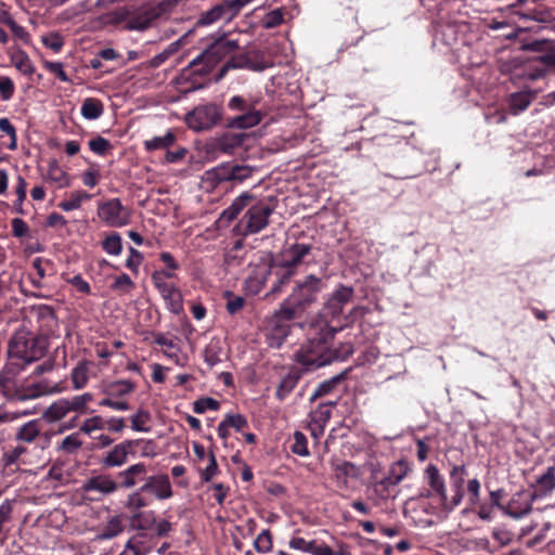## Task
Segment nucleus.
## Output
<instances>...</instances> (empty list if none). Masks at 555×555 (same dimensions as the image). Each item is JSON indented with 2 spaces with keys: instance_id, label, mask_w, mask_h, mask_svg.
<instances>
[{
  "instance_id": "ea45409f",
  "label": "nucleus",
  "mask_w": 555,
  "mask_h": 555,
  "mask_svg": "<svg viewBox=\"0 0 555 555\" xmlns=\"http://www.w3.org/2000/svg\"><path fill=\"white\" fill-rule=\"evenodd\" d=\"M68 402L66 398L59 399L53 402L44 412V417L49 422H57L69 413Z\"/></svg>"
},
{
  "instance_id": "cd10ccee",
  "label": "nucleus",
  "mask_w": 555,
  "mask_h": 555,
  "mask_svg": "<svg viewBox=\"0 0 555 555\" xmlns=\"http://www.w3.org/2000/svg\"><path fill=\"white\" fill-rule=\"evenodd\" d=\"M555 488V467L551 466L542 474L533 485L531 495L534 500L550 494Z\"/></svg>"
},
{
  "instance_id": "37998d69",
  "label": "nucleus",
  "mask_w": 555,
  "mask_h": 555,
  "mask_svg": "<svg viewBox=\"0 0 555 555\" xmlns=\"http://www.w3.org/2000/svg\"><path fill=\"white\" fill-rule=\"evenodd\" d=\"M206 179L214 183L232 181L231 164H221L205 172Z\"/></svg>"
},
{
  "instance_id": "a18cd8bd",
  "label": "nucleus",
  "mask_w": 555,
  "mask_h": 555,
  "mask_svg": "<svg viewBox=\"0 0 555 555\" xmlns=\"http://www.w3.org/2000/svg\"><path fill=\"white\" fill-rule=\"evenodd\" d=\"M72 383L75 389H82L89 380V367L87 362H79L72 371Z\"/></svg>"
},
{
  "instance_id": "bf43d9fd",
  "label": "nucleus",
  "mask_w": 555,
  "mask_h": 555,
  "mask_svg": "<svg viewBox=\"0 0 555 555\" xmlns=\"http://www.w3.org/2000/svg\"><path fill=\"white\" fill-rule=\"evenodd\" d=\"M131 428L134 431H149V428L145 427V424L150 421V413L145 410L140 409L135 414L131 415Z\"/></svg>"
},
{
  "instance_id": "338daca9",
  "label": "nucleus",
  "mask_w": 555,
  "mask_h": 555,
  "mask_svg": "<svg viewBox=\"0 0 555 555\" xmlns=\"http://www.w3.org/2000/svg\"><path fill=\"white\" fill-rule=\"evenodd\" d=\"M224 297L227 298V311L230 314L237 313L245 305V299L242 296H236L231 292H225Z\"/></svg>"
},
{
  "instance_id": "5701e85b",
  "label": "nucleus",
  "mask_w": 555,
  "mask_h": 555,
  "mask_svg": "<svg viewBox=\"0 0 555 555\" xmlns=\"http://www.w3.org/2000/svg\"><path fill=\"white\" fill-rule=\"evenodd\" d=\"M467 470L465 465H453L450 470V482L454 494L449 501L448 508L453 509L460 505L464 498V482Z\"/></svg>"
},
{
  "instance_id": "49530a36",
  "label": "nucleus",
  "mask_w": 555,
  "mask_h": 555,
  "mask_svg": "<svg viewBox=\"0 0 555 555\" xmlns=\"http://www.w3.org/2000/svg\"><path fill=\"white\" fill-rule=\"evenodd\" d=\"M222 347L219 340H211L204 350V360L210 366L221 362Z\"/></svg>"
},
{
  "instance_id": "69168bd1",
  "label": "nucleus",
  "mask_w": 555,
  "mask_h": 555,
  "mask_svg": "<svg viewBox=\"0 0 555 555\" xmlns=\"http://www.w3.org/2000/svg\"><path fill=\"white\" fill-rule=\"evenodd\" d=\"M104 428H105V421L101 416L96 415V416L87 418L82 423V425L80 427V431L85 433L87 435H91L93 431L102 430Z\"/></svg>"
},
{
  "instance_id": "c85d7f7f",
  "label": "nucleus",
  "mask_w": 555,
  "mask_h": 555,
  "mask_svg": "<svg viewBox=\"0 0 555 555\" xmlns=\"http://www.w3.org/2000/svg\"><path fill=\"white\" fill-rule=\"evenodd\" d=\"M537 93L534 91H519L514 92L508 98L509 111L513 115H518L525 112L531 102L535 99Z\"/></svg>"
},
{
  "instance_id": "39448f33",
  "label": "nucleus",
  "mask_w": 555,
  "mask_h": 555,
  "mask_svg": "<svg viewBox=\"0 0 555 555\" xmlns=\"http://www.w3.org/2000/svg\"><path fill=\"white\" fill-rule=\"evenodd\" d=\"M0 392L10 402L28 401L49 393L50 388L44 382L23 385L18 380V372L5 366L0 371Z\"/></svg>"
},
{
  "instance_id": "6e6d98bb",
  "label": "nucleus",
  "mask_w": 555,
  "mask_h": 555,
  "mask_svg": "<svg viewBox=\"0 0 555 555\" xmlns=\"http://www.w3.org/2000/svg\"><path fill=\"white\" fill-rule=\"evenodd\" d=\"M291 451L294 454H297L299 456H309L310 452L308 449V441L301 431L296 430L293 435V444L291 446Z\"/></svg>"
},
{
  "instance_id": "8fccbe9b",
  "label": "nucleus",
  "mask_w": 555,
  "mask_h": 555,
  "mask_svg": "<svg viewBox=\"0 0 555 555\" xmlns=\"http://www.w3.org/2000/svg\"><path fill=\"white\" fill-rule=\"evenodd\" d=\"M66 399L70 412L83 413L87 411L88 403L93 400V395L90 392H85L82 395L74 396L72 398Z\"/></svg>"
},
{
  "instance_id": "3c124183",
  "label": "nucleus",
  "mask_w": 555,
  "mask_h": 555,
  "mask_svg": "<svg viewBox=\"0 0 555 555\" xmlns=\"http://www.w3.org/2000/svg\"><path fill=\"white\" fill-rule=\"evenodd\" d=\"M90 194L78 191L72 194L69 199L63 201L59 204V207L64 211H72L80 208L83 201L90 199Z\"/></svg>"
},
{
  "instance_id": "c03bdc74",
  "label": "nucleus",
  "mask_w": 555,
  "mask_h": 555,
  "mask_svg": "<svg viewBox=\"0 0 555 555\" xmlns=\"http://www.w3.org/2000/svg\"><path fill=\"white\" fill-rule=\"evenodd\" d=\"M130 521L133 529L144 532L155 522V516L153 512H138L131 515Z\"/></svg>"
},
{
  "instance_id": "6ab92c4d",
  "label": "nucleus",
  "mask_w": 555,
  "mask_h": 555,
  "mask_svg": "<svg viewBox=\"0 0 555 555\" xmlns=\"http://www.w3.org/2000/svg\"><path fill=\"white\" fill-rule=\"evenodd\" d=\"M533 501L531 493L519 491L511 498L508 503L502 507V511L505 515L519 519L531 512Z\"/></svg>"
},
{
  "instance_id": "dca6fc26",
  "label": "nucleus",
  "mask_w": 555,
  "mask_h": 555,
  "mask_svg": "<svg viewBox=\"0 0 555 555\" xmlns=\"http://www.w3.org/2000/svg\"><path fill=\"white\" fill-rule=\"evenodd\" d=\"M135 440H124L115 444L102 457V465L105 468L121 467L127 464L130 455H134L133 448Z\"/></svg>"
},
{
  "instance_id": "4d7b16f0",
  "label": "nucleus",
  "mask_w": 555,
  "mask_h": 555,
  "mask_svg": "<svg viewBox=\"0 0 555 555\" xmlns=\"http://www.w3.org/2000/svg\"><path fill=\"white\" fill-rule=\"evenodd\" d=\"M334 473L335 477L344 483L347 482L349 477L354 478L358 475L356 465L347 461L335 465Z\"/></svg>"
},
{
  "instance_id": "603ef678",
  "label": "nucleus",
  "mask_w": 555,
  "mask_h": 555,
  "mask_svg": "<svg viewBox=\"0 0 555 555\" xmlns=\"http://www.w3.org/2000/svg\"><path fill=\"white\" fill-rule=\"evenodd\" d=\"M12 62L14 66L24 75L30 76L35 73V66L33 62L30 61L29 56L23 51H20L16 54H14L12 57Z\"/></svg>"
},
{
  "instance_id": "aec40b11",
  "label": "nucleus",
  "mask_w": 555,
  "mask_h": 555,
  "mask_svg": "<svg viewBox=\"0 0 555 555\" xmlns=\"http://www.w3.org/2000/svg\"><path fill=\"white\" fill-rule=\"evenodd\" d=\"M312 245L306 243H294L285 247L281 251L279 262L292 268H295L304 263L308 256L311 255Z\"/></svg>"
},
{
  "instance_id": "a878e982",
  "label": "nucleus",
  "mask_w": 555,
  "mask_h": 555,
  "mask_svg": "<svg viewBox=\"0 0 555 555\" xmlns=\"http://www.w3.org/2000/svg\"><path fill=\"white\" fill-rule=\"evenodd\" d=\"M302 374L301 369L292 366L278 385L275 397L283 401L295 389Z\"/></svg>"
},
{
  "instance_id": "b1692460",
  "label": "nucleus",
  "mask_w": 555,
  "mask_h": 555,
  "mask_svg": "<svg viewBox=\"0 0 555 555\" xmlns=\"http://www.w3.org/2000/svg\"><path fill=\"white\" fill-rule=\"evenodd\" d=\"M42 437V425L38 420H31L20 426L14 435L16 442L23 446L36 443Z\"/></svg>"
},
{
  "instance_id": "2eb2a0df",
  "label": "nucleus",
  "mask_w": 555,
  "mask_h": 555,
  "mask_svg": "<svg viewBox=\"0 0 555 555\" xmlns=\"http://www.w3.org/2000/svg\"><path fill=\"white\" fill-rule=\"evenodd\" d=\"M159 18V10L153 7H140L134 9L131 7V17L128 23L122 26V30L144 31L152 27L153 22Z\"/></svg>"
},
{
  "instance_id": "864d4df0",
  "label": "nucleus",
  "mask_w": 555,
  "mask_h": 555,
  "mask_svg": "<svg viewBox=\"0 0 555 555\" xmlns=\"http://www.w3.org/2000/svg\"><path fill=\"white\" fill-rule=\"evenodd\" d=\"M47 177L49 180L56 182L60 188L69 185V181L65 171L57 165L56 162L49 164Z\"/></svg>"
},
{
  "instance_id": "4468645a",
  "label": "nucleus",
  "mask_w": 555,
  "mask_h": 555,
  "mask_svg": "<svg viewBox=\"0 0 555 555\" xmlns=\"http://www.w3.org/2000/svg\"><path fill=\"white\" fill-rule=\"evenodd\" d=\"M235 9L236 8L234 3H231L230 0H223L214 5L211 9L203 12L196 21V26H210L220 21L225 23L231 22L235 16L238 15Z\"/></svg>"
},
{
  "instance_id": "20e7f679",
  "label": "nucleus",
  "mask_w": 555,
  "mask_h": 555,
  "mask_svg": "<svg viewBox=\"0 0 555 555\" xmlns=\"http://www.w3.org/2000/svg\"><path fill=\"white\" fill-rule=\"evenodd\" d=\"M354 291L351 286L340 285L324 302L315 322H326L336 327V332L353 322L352 315L362 312V307H354L349 315L343 317L344 307L351 301Z\"/></svg>"
},
{
  "instance_id": "c756f323",
  "label": "nucleus",
  "mask_w": 555,
  "mask_h": 555,
  "mask_svg": "<svg viewBox=\"0 0 555 555\" xmlns=\"http://www.w3.org/2000/svg\"><path fill=\"white\" fill-rule=\"evenodd\" d=\"M125 529L122 517L115 515L108 518L107 522L98 531L95 539L99 541L111 540L118 537Z\"/></svg>"
},
{
  "instance_id": "a19ab883",
  "label": "nucleus",
  "mask_w": 555,
  "mask_h": 555,
  "mask_svg": "<svg viewBox=\"0 0 555 555\" xmlns=\"http://www.w3.org/2000/svg\"><path fill=\"white\" fill-rule=\"evenodd\" d=\"M406 474V468L402 462H397L391 466L390 475L383 478L378 486L383 487L384 490H387L389 487L397 486L402 481Z\"/></svg>"
},
{
  "instance_id": "4c0bfd02",
  "label": "nucleus",
  "mask_w": 555,
  "mask_h": 555,
  "mask_svg": "<svg viewBox=\"0 0 555 555\" xmlns=\"http://www.w3.org/2000/svg\"><path fill=\"white\" fill-rule=\"evenodd\" d=\"M348 372L349 370H345L341 373L333 376L332 378L322 382L312 393L310 401H314L318 398L331 393L335 389V387L347 377Z\"/></svg>"
},
{
  "instance_id": "79ce46f5",
  "label": "nucleus",
  "mask_w": 555,
  "mask_h": 555,
  "mask_svg": "<svg viewBox=\"0 0 555 555\" xmlns=\"http://www.w3.org/2000/svg\"><path fill=\"white\" fill-rule=\"evenodd\" d=\"M176 141V135L171 130H168L163 137H154L150 140L144 141V147L146 151L152 152L156 150L168 149Z\"/></svg>"
},
{
  "instance_id": "9b49d317",
  "label": "nucleus",
  "mask_w": 555,
  "mask_h": 555,
  "mask_svg": "<svg viewBox=\"0 0 555 555\" xmlns=\"http://www.w3.org/2000/svg\"><path fill=\"white\" fill-rule=\"evenodd\" d=\"M119 490L117 479L107 474H98L86 479L81 485V491L90 500L114 494Z\"/></svg>"
},
{
  "instance_id": "72a5a7b5",
  "label": "nucleus",
  "mask_w": 555,
  "mask_h": 555,
  "mask_svg": "<svg viewBox=\"0 0 555 555\" xmlns=\"http://www.w3.org/2000/svg\"><path fill=\"white\" fill-rule=\"evenodd\" d=\"M152 503L151 495L145 494L138 488L127 495L124 506L133 513H138Z\"/></svg>"
},
{
  "instance_id": "052dcab7",
  "label": "nucleus",
  "mask_w": 555,
  "mask_h": 555,
  "mask_svg": "<svg viewBox=\"0 0 555 555\" xmlns=\"http://www.w3.org/2000/svg\"><path fill=\"white\" fill-rule=\"evenodd\" d=\"M111 288L115 292L128 294L134 288V283L128 274L122 273L115 279L114 283L111 285Z\"/></svg>"
},
{
  "instance_id": "423d86ee",
  "label": "nucleus",
  "mask_w": 555,
  "mask_h": 555,
  "mask_svg": "<svg viewBox=\"0 0 555 555\" xmlns=\"http://www.w3.org/2000/svg\"><path fill=\"white\" fill-rule=\"evenodd\" d=\"M237 49L238 43L236 40H216L201 54L193 59L183 73L191 72V74L194 75L206 76L219 62Z\"/></svg>"
},
{
  "instance_id": "de8ad7c7",
  "label": "nucleus",
  "mask_w": 555,
  "mask_h": 555,
  "mask_svg": "<svg viewBox=\"0 0 555 555\" xmlns=\"http://www.w3.org/2000/svg\"><path fill=\"white\" fill-rule=\"evenodd\" d=\"M102 248L112 256H119L122 251V238L119 233L112 232L102 242Z\"/></svg>"
},
{
  "instance_id": "c9c22d12",
  "label": "nucleus",
  "mask_w": 555,
  "mask_h": 555,
  "mask_svg": "<svg viewBox=\"0 0 555 555\" xmlns=\"http://www.w3.org/2000/svg\"><path fill=\"white\" fill-rule=\"evenodd\" d=\"M131 17V7H118L104 15V23L109 26L120 27Z\"/></svg>"
},
{
  "instance_id": "774afa93",
  "label": "nucleus",
  "mask_w": 555,
  "mask_h": 555,
  "mask_svg": "<svg viewBox=\"0 0 555 555\" xmlns=\"http://www.w3.org/2000/svg\"><path fill=\"white\" fill-rule=\"evenodd\" d=\"M42 43L53 52H59L64 46L63 37L57 33H51L42 37Z\"/></svg>"
},
{
  "instance_id": "7ed1b4c3",
  "label": "nucleus",
  "mask_w": 555,
  "mask_h": 555,
  "mask_svg": "<svg viewBox=\"0 0 555 555\" xmlns=\"http://www.w3.org/2000/svg\"><path fill=\"white\" fill-rule=\"evenodd\" d=\"M48 339L37 336L25 325L14 332L10 338L8 353L13 359H18L25 364L40 360L47 352Z\"/></svg>"
},
{
  "instance_id": "13d9d810",
  "label": "nucleus",
  "mask_w": 555,
  "mask_h": 555,
  "mask_svg": "<svg viewBox=\"0 0 555 555\" xmlns=\"http://www.w3.org/2000/svg\"><path fill=\"white\" fill-rule=\"evenodd\" d=\"M219 408V401L210 397L201 398L193 403V411L197 414H203L207 410L217 411Z\"/></svg>"
},
{
  "instance_id": "0eeeda50",
  "label": "nucleus",
  "mask_w": 555,
  "mask_h": 555,
  "mask_svg": "<svg viewBox=\"0 0 555 555\" xmlns=\"http://www.w3.org/2000/svg\"><path fill=\"white\" fill-rule=\"evenodd\" d=\"M274 210L275 203L272 198L258 201L247 209L237 224L241 229L240 233L248 236L261 232L268 227L269 218Z\"/></svg>"
},
{
  "instance_id": "f03ea898",
  "label": "nucleus",
  "mask_w": 555,
  "mask_h": 555,
  "mask_svg": "<svg viewBox=\"0 0 555 555\" xmlns=\"http://www.w3.org/2000/svg\"><path fill=\"white\" fill-rule=\"evenodd\" d=\"M324 288L322 279L313 274L298 280L289 296L282 302V313L286 318H299L311 305H313Z\"/></svg>"
},
{
  "instance_id": "f704fd0d",
  "label": "nucleus",
  "mask_w": 555,
  "mask_h": 555,
  "mask_svg": "<svg viewBox=\"0 0 555 555\" xmlns=\"http://www.w3.org/2000/svg\"><path fill=\"white\" fill-rule=\"evenodd\" d=\"M275 283L272 285L270 294H279L283 287L289 283L291 278L294 275L295 270L279 262L274 266Z\"/></svg>"
},
{
  "instance_id": "6e6552de",
  "label": "nucleus",
  "mask_w": 555,
  "mask_h": 555,
  "mask_svg": "<svg viewBox=\"0 0 555 555\" xmlns=\"http://www.w3.org/2000/svg\"><path fill=\"white\" fill-rule=\"evenodd\" d=\"M221 118V109L214 103L198 105L185 115L188 127L194 131L212 128Z\"/></svg>"
},
{
  "instance_id": "ddd939ff",
  "label": "nucleus",
  "mask_w": 555,
  "mask_h": 555,
  "mask_svg": "<svg viewBox=\"0 0 555 555\" xmlns=\"http://www.w3.org/2000/svg\"><path fill=\"white\" fill-rule=\"evenodd\" d=\"M139 489L145 494L151 495L152 501L154 499L164 501L172 496L171 482L166 474L146 475Z\"/></svg>"
},
{
  "instance_id": "58836bf2",
  "label": "nucleus",
  "mask_w": 555,
  "mask_h": 555,
  "mask_svg": "<svg viewBox=\"0 0 555 555\" xmlns=\"http://www.w3.org/2000/svg\"><path fill=\"white\" fill-rule=\"evenodd\" d=\"M103 103L95 98H87L81 105V115L85 119L94 120L103 115Z\"/></svg>"
},
{
  "instance_id": "0e129e2a",
  "label": "nucleus",
  "mask_w": 555,
  "mask_h": 555,
  "mask_svg": "<svg viewBox=\"0 0 555 555\" xmlns=\"http://www.w3.org/2000/svg\"><path fill=\"white\" fill-rule=\"evenodd\" d=\"M254 172V168L246 165L231 164L232 181L243 182L250 178Z\"/></svg>"
},
{
  "instance_id": "4be33fe9",
  "label": "nucleus",
  "mask_w": 555,
  "mask_h": 555,
  "mask_svg": "<svg viewBox=\"0 0 555 555\" xmlns=\"http://www.w3.org/2000/svg\"><path fill=\"white\" fill-rule=\"evenodd\" d=\"M155 288L165 301L166 308L173 314L183 312V295L175 284H159Z\"/></svg>"
},
{
  "instance_id": "393cba45",
  "label": "nucleus",
  "mask_w": 555,
  "mask_h": 555,
  "mask_svg": "<svg viewBox=\"0 0 555 555\" xmlns=\"http://www.w3.org/2000/svg\"><path fill=\"white\" fill-rule=\"evenodd\" d=\"M425 477L430 489L440 498L441 503L448 508L449 500L443 476L436 465L429 464L425 468Z\"/></svg>"
},
{
  "instance_id": "f3484780",
  "label": "nucleus",
  "mask_w": 555,
  "mask_h": 555,
  "mask_svg": "<svg viewBox=\"0 0 555 555\" xmlns=\"http://www.w3.org/2000/svg\"><path fill=\"white\" fill-rule=\"evenodd\" d=\"M296 318H286L282 313V306L274 312L269 321V344L272 347H280L291 332L289 322Z\"/></svg>"
},
{
  "instance_id": "7c9ffc66",
  "label": "nucleus",
  "mask_w": 555,
  "mask_h": 555,
  "mask_svg": "<svg viewBox=\"0 0 555 555\" xmlns=\"http://www.w3.org/2000/svg\"><path fill=\"white\" fill-rule=\"evenodd\" d=\"M261 114L254 109L249 108L245 111L242 115L233 117L229 121V127L234 129H248L261 121Z\"/></svg>"
},
{
  "instance_id": "9d476101",
  "label": "nucleus",
  "mask_w": 555,
  "mask_h": 555,
  "mask_svg": "<svg viewBox=\"0 0 555 555\" xmlns=\"http://www.w3.org/2000/svg\"><path fill=\"white\" fill-rule=\"evenodd\" d=\"M270 66L271 64L264 60L260 51L233 55L221 66L217 80L222 79L230 69L246 68L253 72H262Z\"/></svg>"
},
{
  "instance_id": "1a4fd4ad",
  "label": "nucleus",
  "mask_w": 555,
  "mask_h": 555,
  "mask_svg": "<svg viewBox=\"0 0 555 555\" xmlns=\"http://www.w3.org/2000/svg\"><path fill=\"white\" fill-rule=\"evenodd\" d=\"M98 217L108 227L121 228L130 222L131 211L119 198H111L99 203Z\"/></svg>"
},
{
  "instance_id": "a211bd4d",
  "label": "nucleus",
  "mask_w": 555,
  "mask_h": 555,
  "mask_svg": "<svg viewBox=\"0 0 555 555\" xmlns=\"http://www.w3.org/2000/svg\"><path fill=\"white\" fill-rule=\"evenodd\" d=\"M146 475L147 465L143 462H138L116 474L117 485H119V489H133L143 482Z\"/></svg>"
},
{
  "instance_id": "473e14b6",
  "label": "nucleus",
  "mask_w": 555,
  "mask_h": 555,
  "mask_svg": "<svg viewBox=\"0 0 555 555\" xmlns=\"http://www.w3.org/2000/svg\"><path fill=\"white\" fill-rule=\"evenodd\" d=\"M335 402L321 403L314 411L310 413V422L315 425L319 434H323L324 427L331 418V408Z\"/></svg>"
},
{
  "instance_id": "680f3d73",
  "label": "nucleus",
  "mask_w": 555,
  "mask_h": 555,
  "mask_svg": "<svg viewBox=\"0 0 555 555\" xmlns=\"http://www.w3.org/2000/svg\"><path fill=\"white\" fill-rule=\"evenodd\" d=\"M88 145L94 154L100 156L106 155L108 151L112 150L111 142L107 139L100 135L94 139H91Z\"/></svg>"
},
{
  "instance_id": "e433bc0d",
  "label": "nucleus",
  "mask_w": 555,
  "mask_h": 555,
  "mask_svg": "<svg viewBox=\"0 0 555 555\" xmlns=\"http://www.w3.org/2000/svg\"><path fill=\"white\" fill-rule=\"evenodd\" d=\"M27 452H28L27 447L17 442L16 446L12 447L11 449H9L2 453L0 462L4 468H9V467H11L13 465H17L20 463H25L22 460V457Z\"/></svg>"
},
{
  "instance_id": "f8f14e48",
  "label": "nucleus",
  "mask_w": 555,
  "mask_h": 555,
  "mask_svg": "<svg viewBox=\"0 0 555 555\" xmlns=\"http://www.w3.org/2000/svg\"><path fill=\"white\" fill-rule=\"evenodd\" d=\"M29 320L38 324L39 334L48 339V336L55 334L59 330V321L54 309L48 305L33 306L29 312Z\"/></svg>"
},
{
  "instance_id": "5fc2aeb1",
  "label": "nucleus",
  "mask_w": 555,
  "mask_h": 555,
  "mask_svg": "<svg viewBox=\"0 0 555 555\" xmlns=\"http://www.w3.org/2000/svg\"><path fill=\"white\" fill-rule=\"evenodd\" d=\"M255 550L260 554H267L272 551L273 542L271 532L268 529L262 530L254 541Z\"/></svg>"
},
{
  "instance_id": "09e8293b",
  "label": "nucleus",
  "mask_w": 555,
  "mask_h": 555,
  "mask_svg": "<svg viewBox=\"0 0 555 555\" xmlns=\"http://www.w3.org/2000/svg\"><path fill=\"white\" fill-rule=\"evenodd\" d=\"M82 447V440L80 439L79 433H74L66 436L57 449L66 454H74Z\"/></svg>"
},
{
  "instance_id": "e2e57ef3",
  "label": "nucleus",
  "mask_w": 555,
  "mask_h": 555,
  "mask_svg": "<svg viewBox=\"0 0 555 555\" xmlns=\"http://www.w3.org/2000/svg\"><path fill=\"white\" fill-rule=\"evenodd\" d=\"M284 18V12L282 9H275L270 11L263 16L262 26L266 29H272L282 24Z\"/></svg>"
},
{
  "instance_id": "f257e3e1",
  "label": "nucleus",
  "mask_w": 555,
  "mask_h": 555,
  "mask_svg": "<svg viewBox=\"0 0 555 555\" xmlns=\"http://www.w3.org/2000/svg\"><path fill=\"white\" fill-rule=\"evenodd\" d=\"M336 327L326 322H314L310 326L309 338L306 344L295 352V361L307 371L327 365L333 361H343L353 352L350 344H341L339 348H332Z\"/></svg>"
},
{
  "instance_id": "2f4dec72",
  "label": "nucleus",
  "mask_w": 555,
  "mask_h": 555,
  "mask_svg": "<svg viewBox=\"0 0 555 555\" xmlns=\"http://www.w3.org/2000/svg\"><path fill=\"white\" fill-rule=\"evenodd\" d=\"M135 383L130 379H119L106 384L104 387V393L106 396L122 398L132 393L135 390Z\"/></svg>"
},
{
  "instance_id": "412c9836",
  "label": "nucleus",
  "mask_w": 555,
  "mask_h": 555,
  "mask_svg": "<svg viewBox=\"0 0 555 555\" xmlns=\"http://www.w3.org/2000/svg\"><path fill=\"white\" fill-rule=\"evenodd\" d=\"M253 198L254 195L248 192H244L240 196L234 198L232 204L220 214L219 218L216 221L217 227H229L230 223L237 218L242 210L248 206Z\"/></svg>"
},
{
  "instance_id": "bb28decb",
  "label": "nucleus",
  "mask_w": 555,
  "mask_h": 555,
  "mask_svg": "<svg viewBox=\"0 0 555 555\" xmlns=\"http://www.w3.org/2000/svg\"><path fill=\"white\" fill-rule=\"evenodd\" d=\"M155 545L154 537L146 532H138L126 543V550H130L133 555H146Z\"/></svg>"
}]
</instances>
